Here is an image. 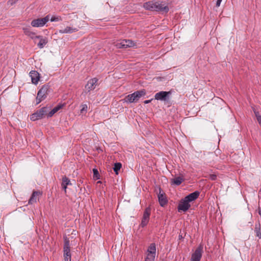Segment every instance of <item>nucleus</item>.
<instances>
[{
    "label": "nucleus",
    "instance_id": "nucleus-21",
    "mask_svg": "<svg viewBox=\"0 0 261 261\" xmlns=\"http://www.w3.org/2000/svg\"><path fill=\"white\" fill-rule=\"evenodd\" d=\"M77 31V29L75 28H72L71 27H67L64 29L59 30V32L61 33H72L73 32H75Z\"/></svg>",
    "mask_w": 261,
    "mask_h": 261
},
{
    "label": "nucleus",
    "instance_id": "nucleus-31",
    "mask_svg": "<svg viewBox=\"0 0 261 261\" xmlns=\"http://www.w3.org/2000/svg\"><path fill=\"white\" fill-rule=\"evenodd\" d=\"M154 258L153 256H147L145 261H154Z\"/></svg>",
    "mask_w": 261,
    "mask_h": 261
},
{
    "label": "nucleus",
    "instance_id": "nucleus-12",
    "mask_svg": "<svg viewBox=\"0 0 261 261\" xmlns=\"http://www.w3.org/2000/svg\"><path fill=\"white\" fill-rule=\"evenodd\" d=\"M98 79L93 78L88 81L87 84L85 86V89L88 92L94 90L97 85Z\"/></svg>",
    "mask_w": 261,
    "mask_h": 261
},
{
    "label": "nucleus",
    "instance_id": "nucleus-5",
    "mask_svg": "<svg viewBox=\"0 0 261 261\" xmlns=\"http://www.w3.org/2000/svg\"><path fill=\"white\" fill-rule=\"evenodd\" d=\"M63 252L64 261H71V255L70 253L69 240L66 236L64 237Z\"/></svg>",
    "mask_w": 261,
    "mask_h": 261
},
{
    "label": "nucleus",
    "instance_id": "nucleus-29",
    "mask_svg": "<svg viewBox=\"0 0 261 261\" xmlns=\"http://www.w3.org/2000/svg\"><path fill=\"white\" fill-rule=\"evenodd\" d=\"M209 178L212 180H216L217 179V176L216 174H210L209 175Z\"/></svg>",
    "mask_w": 261,
    "mask_h": 261
},
{
    "label": "nucleus",
    "instance_id": "nucleus-33",
    "mask_svg": "<svg viewBox=\"0 0 261 261\" xmlns=\"http://www.w3.org/2000/svg\"><path fill=\"white\" fill-rule=\"evenodd\" d=\"M221 2H222V0H217V2H216V6L219 7Z\"/></svg>",
    "mask_w": 261,
    "mask_h": 261
},
{
    "label": "nucleus",
    "instance_id": "nucleus-34",
    "mask_svg": "<svg viewBox=\"0 0 261 261\" xmlns=\"http://www.w3.org/2000/svg\"><path fill=\"white\" fill-rule=\"evenodd\" d=\"M152 100V99H150V100H146L144 101V103H149V102H150V101Z\"/></svg>",
    "mask_w": 261,
    "mask_h": 261
},
{
    "label": "nucleus",
    "instance_id": "nucleus-11",
    "mask_svg": "<svg viewBox=\"0 0 261 261\" xmlns=\"http://www.w3.org/2000/svg\"><path fill=\"white\" fill-rule=\"evenodd\" d=\"M190 206L191 205L189 202L184 198L180 201L178 205V211L186 212L189 210Z\"/></svg>",
    "mask_w": 261,
    "mask_h": 261
},
{
    "label": "nucleus",
    "instance_id": "nucleus-27",
    "mask_svg": "<svg viewBox=\"0 0 261 261\" xmlns=\"http://www.w3.org/2000/svg\"><path fill=\"white\" fill-rule=\"evenodd\" d=\"M82 109H81V113L83 114L84 113L87 112L88 107L86 104H83L81 105Z\"/></svg>",
    "mask_w": 261,
    "mask_h": 261
},
{
    "label": "nucleus",
    "instance_id": "nucleus-1",
    "mask_svg": "<svg viewBox=\"0 0 261 261\" xmlns=\"http://www.w3.org/2000/svg\"><path fill=\"white\" fill-rule=\"evenodd\" d=\"M143 7L146 10L150 11H164L167 12L169 11V8L159 2L149 1L146 2L143 5Z\"/></svg>",
    "mask_w": 261,
    "mask_h": 261
},
{
    "label": "nucleus",
    "instance_id": "nucleus-30",
    "mask_svg": "<svg viewBox=\"0 0 261 261\" xmlns=\"http://www.w3.org/2000/svg\"><path fill=\"white\" fill-rule=\"evenodd\" d=\"M255 115L258 123L261 125V116L258 115V112L255 113Z\"/></svg>",
    "mask_w": 261,
    "mask_h": 261
},
{
    "label": "nucleus",
    "instance_id": "nucleus-2",
    "mask_svg": "<svg viewBox=\"0 0 261 261\" xmlns=\"http://www.w3.org/2000/svg\"><path fill=\"white\" fill-rule=\"evenodd\" d=\"M146 94V91L144 89L138 90L134 93L129 94L125 97L124 100L126 102H136L143 96Z\"/></svg>",
    "mask_w": 261,
    "mask_h": 261
},
{
    "label": "nucleus",
    "instance_id": "nucleus-13",
    "mask_svg": "<svg viewBox=\"0 0 261 261\" xmlns=\"http://www.w3.org/2000/svg\"><path fill=\"white\" fill-rule=\"evenodd\" d=\"M30 76L32 83L37 85L40 79L39 73L36 71L32 70L30 72Z\"/></svg>",
    "mask_w": 261,
    "mask_h": 261
},
{
    "label": "nucleus",
    "instance_id": "nucleus-17",
    "mask_svg": "<svg viewBox=\"0 0 261 261\" xmlns=\"http://www.w3.org/2000/svg\"><path fill=\"white\" fill-rule=\"evenodd\" d=\"M72 184L70 181V180L68 177H67L66 176H64L62 177L61 187L64 190L65 193H66L67 186H70Z\"/></svg>",
    "mask_w": 261,
    "mask_h": 261
},
{
    "label": "nucleus",
    "instance_id": "nucleus-28",
    "mask_svg": "<svg viewBox=\"0 0 261 261\" xmlns=\"http://www.w3.org/2000/svg\"><path fill=\"white\" fill-rule=\"evenodd\" d=\"M61 20V17H59V16H57V17L53 16V17H51V18L50 19V21L51 22L58 21Z\"/></svg>",
    "mask_w": 261,
    "mask_h": 261
},
{
    "label": "nucleus",
    "instance_id": "nucleus-24",
    "mask_svg": "<svg viewBox=\"0 0 261 261\" xmlns=\"http://www.w3.org/2000/svg\"><path fill=\"white\" fill-rule=\"evenodd\" d=\"M254 231L256 233V236L259 239H261V230H260V224L259 223L255 224Z\"/></svg>",
    "mask_w": 261,
    "mask_h": 261
},
{
    "label": "nucleus",
    "instance_id": "nucleus-18",
    "mask_svg": "<svg viewBox=\"0 0 261 261\" xmlns=\"http://www.w3.org/2000/svg\"><path fill=\"white\" fill-rule=\"evenodd\" d=\"M148 254L147 256H153L155 258L156 247L154 243H152L149 246L147 249Z\"/></svg>",
    "mask_w": 261,
    "mask_h": 261
},
{
    "label": "nucleus",
    "instance_id": "nucleus-32",
    "mask_svg": "<svg viewBox=\"0 0 261 261\" xmlns=\"http://www.w3.org/2000/svg\"><path fill=\"white\" fill-rule=\"evenodd\" d=\"M15 3H16V1L9 0L7 4L8 6H12L13 4H15Z\"/></svg>",
    "mask_w": 261,
    "mask_h": 261
},
{
    "label": "nucleus",
    "instance_id": "nucleus-20",
    "mask_svg": "<svg viewBox=\"0 0 261 261\" xmlns=\"http://www.w3.org/2000/svg\"><path fill=\"white\" fill-rule=\"evenodd\" d=\"M63 107L62 105H58L51 110H48L47 112V118L51 117L56 113H57L59 110Z\"/></svg>",
    "mask_w": 261,
    "mask_h": 261
},
{
    "label": "nucleus",
    "instance_id": "nucleus-15",
    "mask_svg": "<svg viewBox=\"0 0 261 261\" xmlns=\"http://www.w3.org/2000/svg\"><path fill=\"white\" fill-rule=\"evenodd\" d=\"M159 190H160V193L158 194L159 202L160 205L161 206L163 207L165 205L167 204L168 200H167V198L165 195V194L161 193V189L160 188Z\"/></svg>",
    "mask_w": 261,
    "mask_h": 261
},
{
    "label": "nucleus",
    "instance_id": "nucleus-8",
    "mask_svg": "<svg viewBox=\"0 0 261 261\" xmlns=\"http://www.w3.org/2000/svg\"><path fill=\"white\" fill-rule=\"evenodd\" d=\"M49 19V15H47L44 18H40L34 19L32 21L31 24L33 27H42L44 26Z\"/></svg>",
    "mask_w": 261,
    "mask_h": 261
},
{
    "label": "nucleus",
    "instance_id": "nucleus-6",
    "mask_svg": "<svg viewBox=\"0 0 261 261\" xmlns=\"http://www.w3.org/2000/svg\"><path fill=\"white\" fill-rule=\"evenodd\" d=\"M203 246L200 244L192 254L191 261H200L203 252Z\"/></svg>",
    "mask_w": 261,
    "mask_h": 261
},
{
    "label": "nucleus",
    "instance_id": "nucleus-3",
    "mask_svg": "<svg viewBox=\"0 0 261 261\" xmlns=\"http://www.w3.org/2000/svg\"><path fill=\"white\" fill-rule=\"evenodd\" d=\"M50 92V87L48 85H43L38 91L36 97V105L39 104L44 100Z\"/></svg>",
    "mask_w": 261,
    "mask_h": 261
},
{
    "label": "nucleus",
    "instance_id": "nucleus-23",
    "mask_svg": "<svg viewBox=\"0 0 261 261\" xmlns=\"http://www.w3.org/2000/svg\"><path fill=\"white\" fill-rule=\"evenodd\" d=\"M184 180V178L181 176H177L171 179V183L176 186L180 185Z\"/></svg>",
    "mask_w": 261,
    "mask_h": 261
},
{
    "label": "nucleus",
    "instance_id": "nucleus-4",
    "mask_svg": "<svg viewBox=\"0 0 261 261\" xmlns=\"http://www.w3.org/2000/svg\"><path fill=\"white\" fill-rule=\"evenodd\" d=\"M49 110V107H44L37 110L30 116L32 121H36L41 119L45 116L47 117V112Z\"/></svg>",
    "mask_w": 261,
    "mask_h": 261
},
{
    "label": "nucleus",
    "instance_id": "nucleus-7",
    "mask_svg": "<svg viewBox=\"0 0 261 261\" xmlns=\"http://www.w3.org/2000/svg\"><path fill=\"white\" fill-rule=\"evenodd\" d=\"M172 92L169 91H160L156 93L154 95V98L158 100L168 101Z\"/></svg>",
    "mask_w": 261,
    "mask_h": 261
},
{
    "label": "nucleus",
    "instance_id": "nucleus-16",
    "mask_svg": "<svg viewBox=\"0 0 261 261\" xmlns=\"http://www.w3.org/2000/svg\"><path fill=\"white\" fill-rule=\"evenodd\" d=\"M35 38L40 40L39 43L37 44V46L39 48H43L48 42L47 39L42 36H36Z\"/></svg>",
    "mask_w": 261,
    "mask_h": 261
},
{
    "label": "nucleus",
    "instance_id": "nucleus-19",
    "mask_svg": "<svg viewBox=\"0 0 261 261\" xmlns=\"http://www.w3.org/2000/svg\"><path fill=\"white\" fill-rule=\"evenodd\" d=\"M23 33L24 34L29 37H30L31 39L35 40L36 38H35V33L32 32L31 31L30 28H23Z\"/></svg>",
    "mask_w": 261,
    "mask_h": 261
},
{
    "label": "nucleus",
    "instance_id": "nucleus-25",
    "mask_svg": "<svg viewBox=\"0 0 261 261\" xmlns=\"http://www.w3.org/2000/svg\"><path fill=\"white\" fill-rule=\"evenodd\" d=\"M122 167V165L120 163H116L114 164L113 169L116 174H118V171L120 170Z\"/></svg>",
    "mask_w": 261,
    "mask_h": 261
},
{
    "label": "nucleus",
    "instance_id": "nucleus-26",
    "mask_svg": "<svg viewBox=\"0 0 261 261\" xmlns=\"http://www.w3.org/2000/svg\"><path fill=\"white\" fill-rule=\"evenodd\" d=\"M93 178L95 179H100V175H99L98 171L97 169L94 168L93 169Z\"/></svg>",
    "mask_w": 261,
    "mask_h": 261
},
{
    "label": "nucleus",
    "instance_id": "nucleus-22",
    "mask_svg": "<svg viewBox=\"0 0 261 261\" xmlns=\"http://www.w3.org/2000/svg\"><path fill=\"white\" fill-rule=\"evenodd\" d=\"M40 194V192L34 191L29 200V204H33V203L36 202L37 201V197Z\"/></svg>",
    "mask_w": 261,
    "mask_h": 261
},
{
    "label": "nucleus",
    "instance_id": "nucleus-9",
    "mask_svg": "<svg viewBox=\"0 0 261 261\" xmlns=\"http://www.w3.org/2000/svg\"><path fill=\"white\" fill-rule=\"evenodd\" d=\"M150 211L151 209L149 207L145 208L143 213V217L140 224V226L142 227H144L148 224L150 219Z\"/></svg>",
    "mask_w": 261,
    "mask_h": 261
},
{
    "label": "nucleus",
    "instance_id": "nucleus-14",
    "mask_svg": "<svg viewBox=\"0 0 261 261\" xmlns=\"http://www.w3.org/2000/svg\"><path fill=\"white\" fill-rule=\"evenodd\" d=\"M199 194L200 192L198 191H196L186 196L184 198L189 202H190L196 200L199 196Z\"/></svg>",
    "mask_w": 261,
    "mask_h": 261
},
{
    "label": "nucleus",
    "instance_id": "nucleus-10",
    "mask_svg": "<svg viewBox=\"0 0 261 261\" xmlns=\"http://www.w3.org/2000/svg\"><path fill=\"white\" fill-rule=\"evenodd\" d=\"M135 45V43L130 40H123L116 44V47L119 48L132 47Z\"/></svg>",
    "mask_w": 261,
    "mask_h": 261
}]
</instances>
